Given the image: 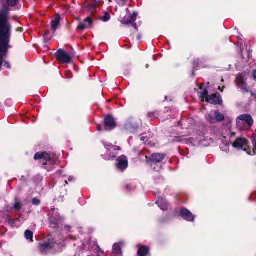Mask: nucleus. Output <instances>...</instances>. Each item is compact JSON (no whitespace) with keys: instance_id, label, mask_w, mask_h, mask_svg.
Instances as JSON below:
<instances>
[{"instance_id":"9b49d317","label":"nucleus","mask_w":256,"mask_h":256,"mask_svg":"<svg viewBox=\"0 0 256 256\" xmlns=\"http://www.w3.org/2000/svg\"><path fill=\"white\" fill-rule=\"evenodd\" d=\"M117 167L122 170L126 169L128 165L127 158L124 156H122L118 159Z\"/></svg>"},{"instance_id":"dca6fc26","label":"nucleus","mask_w":256,"mask_h":256,"mask_svg":"<svg viewBox=\"0 0 256 256\" xmlns=\"http://www.w3.org/2000/svg\"><path fill=\"white\" fill-rule=\"evenodd\" d=\"M236 82L238 85V86L240 88H241L242 90L248 91L246 84L241 76H238L236 78Z\"/></svg>"},{"instance_id":"412c9836","label":"nucleus","mask_w":256,"mask_h":256,"mask_svg":"<svg viewBox=\"0 0 256 256\" xmlns=\"http://www.w3.org/2000/svg\"><path fill=\"white\" fill-rule=\"evenodd\" d=\"M25 237L28 240L32 242L33 233L30 230H26L25 232Z\"/></svg>"},{"instance_id":"bb28decb","label":"nucleus","mask_w":256,"mask_h":256,"mask_svg":"<svg viewBox=\"0 0 256 256\" xmlns=\"http://www.w3.org/2000/svg\"><path fill=\"white\" fill-rule=\"evenodd\" d=\"M40 200L36 198H34L32 200V203L34 204L38 205L40 204Z\"/></svg>"},{"instance_id":"e433bc0d","label":"nucleus","mask_w":256,"mask_h":256,"mask_svg":"<svg viewBox=\"0 0 256 256\" xmlns=\"http://www.w3.org/2000/svg\"><path fill=\"white\" fill-rule=\"evenodd\" d=\"M109 0L110 2H112V0Z\"/></svg>"},{"instance_id":"1a4fd4ad","label":"nucleus","mask_w":256,"mask_h":256,"mask_svg":"<svg viewBox=\"0 0 256 256\" xmlns=\"http://www.w3.org/2000/svg\"><path fill=\"white\" fill-rule=\"evenodd\" d=\"M106 130H110L116 127V123L113 118L107 116L104 119Z\"/></svg>"},{"instance_id":"cd10ccee","label":"nucleus","mask_w":256,"mask_h":256,"mask_svg":"<svg viewBox=\"0 0 256 256\" xmlns=\"http://www.w3.org/2000/svg\"><path fill=\"white\" fill-rule=\"evenodd\" d=\"M14 207L16 209H19L20 208V204L18 202H16Z\"/></svg>"},{"instance_id":"7c9ffc66","label":"nucleus","mask_w":256,"mask_h":256,"mask_svg":"<svg viewBox=\"0 0 256 256\" xmlns=\"http://www.w3.org/2000/svg\"><path fill=\"white\" fill-rule=\"evenodd\" d=\"M98 130H101V128H100V126H98Z\"/></svg>"},{"instance_id":"393cba45","label":"nucleus","mask_w":256,"mask_h":256,"mask_svg":"<svg viewBox=\"0 0 256 256\" xmlns=\"http://www.w3.org/2000/svg\"><path fill=\"white\" fill-rule=\"evenodd\" d=\"M253 143L254 144V148L252 150H251L250 148H249V152H251L252 154L256 153V136L254 137Z\"/></svg>"},{"instance_id":"ddd939ff","label":"nucleus","mask_w":256,"mask_h":256,"mask_svg":"<svg viewBox=\"0 0 256 256\" xmlns=\"http://www.w3.org/2000/svg\"><path fill=\"white\" fill-rule=\"evenodd\" d=\"M164 156L163 154H155L152 156L151 159L152 160L151 166L153 167L154 169H156L155 167H154V164L156 162H160L164 159Z\"/></svg>"},{"instance_id":"9d476101","label":"nucleus","mask_w":256,"mask_h":256,"mask_svg":"<svg viewBox=\"0 0 256 256\" xmlns=\"http://www.w3.org/2000/svg\"><path fill=\"white\" fill-rule=\"evenodd\" d=\"M222 99L218 94H213L207 98V102L211 104H218L222 102Z\"/></svg>"},{"instance_id":"473e14b6","label":"nucleus","mask_w":256,"mask_h":256,"mask_svg":"<svg viewBox=\"0 0 256 256\" xmlns=\"http://www.w3.org/2000/svg\"><path fill=\"white\" fill-rule=\"evenodd\" d=\"M133 26H134V28H136V24H133Z\"/></svg>"},{"instance_id":"f257e3e1","label":"nucleus","mask_w":256,"mask_h":256,"mask_svg":"<svg viewBox=\"0 0 256 256\" xmlns=\"http://www.w3.org/2000/svg\"><path fill=\"white\" fill-rule=\"evenodd\" d=\"M8 11L0 12V52H6L8 47L11 26L8 22Z\"/></svg>"},{"instance_id":"0eeeda50","label":"nucleus","mask_w":256,"mask_h":256,"mask_svg":"<svg viewBox=\"0 0 256 256\" xmlns=\"http://www.w3.org/2000/svg\"><path fill=\"white\" fill-rule=\"evenodd\" d=\"M92 20L90 17H87L84 20L83 22H80L78 26V30H84L87 28H90L92 27Z\"/></svg>"},{"instance_id":"f03ea898","label":"nucleus","mask_w":256,"mask_h":256,"mask_svg":"<svg viewBox=\"0 0 256 256\" xmlns=\"http://www.w3.org/2000/svg\"><path fill=\"white\" fill-rule=\"evenodd\" d=\"M61 250L60 243L54 242L52 240L44 242L39 244L38 251L42 254H46L52 251L57 252Z\"/></svg>"},{"instance_id":"2eb2a0df","label":"nucleus","mask_w":256,"mask_h":256,"mask_svg":"<svg viewBox=\"0 0 256 256\" xmlns=\"http://www.w3.org/2000/svg\"><path fill=\"white\" fill-rule=\"evenodd\" d=\"M121 247L120 244H116L113 246L111 256H122Z\"/></svg>"},{"instance_id":"5701e85b","label":"nucleus","mask_w":256,"mask_h":256,"mask_svg":"<svg viewBox=\"0 0 256 256\" xmlns=\"http://www.w3.org/2000/svg\"><path fill=\"white\" fill-rule=\"evenodd\" d=\"M104 146L107 150H110L111 148H113L114 150H120V147L112 146L110 144H105Z\"/></svg>"},{"instance_id":"aec40b11","label":"nucleus","mask_w":256,"mask_h":256,"mask_svg":"<svg viewBox=\"0 0 256 256\" xmlns=\"http://www.w3.org/2000/svg\"><path fill=\"white\" fill-rule=\"evenodd\" d=\"M97 5H99V3L97 2H94L89 4L88 9L92 14L96 12Z\"/></svg>"},{"instance_id":"6ab92c4d","label":"nucleus","mask_w":256,"mask_h":256,"mask_svg":"<svg viewBox=\"0 0 256 256\" xmlns=\"http://www.w3.org/2000/svg\"><path fill=\"white\" fill-rule=\"evenodd\" d=\"M138 16L137 12H134L132 15L131 16L130 20H127L126 18H124L122 21V23L124 24H128L134 22L136 20V17Z\"/></svg>"},{"instance_id":"c756f323","label":"nucleus","mask_w":256,"mask_h":256,"mask_svg":"<svg viewBox=\"0 0 256 256\" xmlns=\"http://www.w3.org/2000/svg\"><path fill=\"white\" fill-rule=\"evenodd\" d=\"M144 139H145V138H144V136H142V138H140V140H142V141H144Z\"/></svg>"},{"instance_id":"b1692460","label":"nucleus","mask_w":256,"mask_h":256,"mask_svg":"<svg viewBox=\"0 0 256 256\" xmlns=\"http://www.w3.org/2000/svg\"><path fill=\"white\" fill-rule=\"evenodd\" d=\"M100 19L103 21L104 22H106L110 19V16H109V14L108 13L106 12L104 14V15L103 16H102Z\"/></svg>"},{"instance_id":"f8f14e48","label":"nucleus","mask_w":256,"mask_h":256,"mask_svg":"<svg viewBox=\"0 0 256 256\" xmlns=\"http://www.w3.org/2000/svg\"><path fill=\"white\" fill-rule=\"evenodd\" d=\"M180 215L184 219L188 221H192L194 218V215L187 209H182L180 211Z\"/></svg>"},{"instance_id":"20e7f679","label":"nucleus","mask_w":256,"mask_h":256,"mask_svg":"<svg viewBox=\"0 0 256 256\" xmlns=\"http://www.w3.org/2000/svg\"><path fill=\"white\" fill-rule=\"evenodd\" d=\"M206 120L210 123L220 122L224 120L223 114L218 111L211 112L206 116Z\"/></svg>"},{"instance_id":"a878e982","label":"nucleus","mask_w":256,"mask_h":256,"mask_svg":"<svg viewBox=\"0 0 256 256\" xmlns=\"http://www.w3.org/2000/svg\"><path fill=\"white\" fill-rule=\"evenodd\" d=\"M18 2V0H8V4L10 6H15Z\"/></svg>"},{"instance_id":"2f4dec72","label":"nucleus","mask_w":256,"mask_h":256,"mask_svg":"<svg viewBox=\"0 0 256 256\" xmlns=\"http://www.w3.org/2000/svg\"><path fill=\"white\" fill-rule=\"evenodd\" d=\"M48 34V32H46L45 34H44V37H45V38H46V35Z\"/></svg>"},{"instance_id":"7ed1b4c3","label":"nucleus","mask_w":256,"mask_h":256,"mask_svg":"<svg viewBox=\"0 0 256 256\" xmlns=\"http://www.w3.org/2000/svg\"><path fill=\"white\" fill-rule=\"evenodd\" d=\"M253 124L252 116L248 114L240 116L236 120V125L240 130H246Z\"/></svg>"},{"instance_id":"39448f33","label":"nucleus","mask_w":256,"mask_h":256,"mask_svg":"<svg viewBox=\"0 0 256 256\" xmlns=\"http://www.w3.org/2000/svg\"><path fill=\"white\" fill-rule=\"evenodd\" d=\"M233 146L238 149H242L246 151L248 154H251V152H249V146L248 144V142L244 138H238L233 143Z\"/></svg>"},{"instance_id":"4468645a","label":"nucleus","mask_w":256,"mask_h":256,"mask_svg":"<svg viewBox=\"0 0 256 256\" xmlns=\"http://www.w3.org/2000/svg\"><path fill=\"white\" fill-rule=\"evenodd\" d=\"M60 17L58 14H56L54 17V19L51 22V28L54 32L60 23Z\"/></svg>"},{"instance_id":"c85d7f7f","label":"nucleus","mask_w":256,"mask_h":256,"mask_svg":"<svg viewBox=\"0 0 256 256\" xmlns=\"http://www.w3.org/2000/svg\"><path fill=\"white\" fill-rule=\"evenodd\" d=\"M252 75L254 78L256 80V70L253 72Z\"/></svg>"},{"instance_id":"a211bd4d","label":"nucleus","mask_w":256,"mask_h":256,"mask_svg":"<svg viewBox=\"0 0 256 256\" xmlns=\"http://www.w3.org/2000/svg\"><path fill=\"white\" fill-rule=\"evenodd\" d=\"M149 251V249L145 246H142L138 252V256H146Z\"/></svg>"},{"instance_id":"f3484780","label":"nucleus","mask_w":256,"mask_h":256,"mask_svg":"<svg viewBox=\"0 0 256 256\" xmlns=\"http://www.w3.org/2000/svg\"><path fill=\"white\" fill-rule=\"evenodd\" d=\"M156 203L158 206L163 210H166L168 208V203L166 200L162 198H160L157 201Z\"/></svg>"},{"instance_id":"423d86ee","label":"nucleus","mask_w":256,"mask_h":256,"mask_svg":"<svg viewBox=\"0 0 256 256\" xmlns=\"http://www.w3.org/2000/svg\"><path fill=\"white\" fill-rule=\"evenodd\" d=\"M57 58L63 63H69L71 61L72 56L66 52L62 50H59L56 53Z\"/></svg>"},{"instance_id":"4be33fe9","label":"nucleus","mask_w":256,"mask_h":256,"mask_svg":"<svg viewBox=\"0 0 256 256\" xmlns=\"http://www.w3.org/2000/svg\"><path fill=\"white\" fill-rule=\"evenodd\" d=\"M208 92L206 90H203L202 92L200 94V96L202 101L206 100L207 102V98H208Z\"/></svg>"},{"instance_id":"f704fd0d","label":"nucleus","mask_w":256,"mask_h":256,"mask_svg":"<svg viewBox=\"0 0 256 256\" xmlns=\"http://www.w3.org/2000/svg\"><path fill=\"white\" fill-rule=\"evenodd\" d=\"M65 183H66V184H68V182H67V181H65Z\"/></svg>"},{"instance_id":"6e6552de","label":"nucleus","mask_w":256,"mask_h":256,"mask_svg":"<svg viewBox=\"0 0 256 256\" xmlns=\"http://www.w3.org/2000/svg\"><path fill=\"white\" fill-rule=\"evenodd\" d=\"M34 160H41L42 162L45 165L47 164V162L50 160V156L48 154L44 152L42 153H36L34 156Z\"/></svg>"},{"instance_id":"c9c22d12","label":"nucleus","mask_w":256,"mask_h":256,"mask_svg":"<svg viewBox=\"0 0 256 256\" xmlns=\"http://www.w3.org/2000/svg\"><path fill=\"white\" fill-rule=\"evenodd\" d=\"M72 180V178H69V180Z\"/></svg>"},{"instance_id":"72a5a7b5","label":"nucleus","mask_w":256,"mask_h":256,"mask_svg":"<svg viewBox=\"0 0 256 256\" xmlns=\"http://www.w3.org/2000/svg\"><path fill=\"white\" fill-rule=\"evenodd\" d=\"M218 90H220L222 92V90H221L220 89V86L218 87Z\"/></svg>"}]
</instances>
